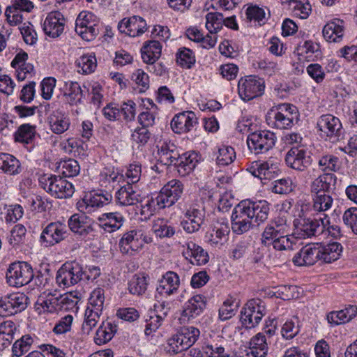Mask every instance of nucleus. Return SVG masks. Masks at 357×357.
Returning <instances> with one entry per match:
<instances>
[{
	"label": "nucleus",
	"instance_id": "1",
	"mask_svg": "<svg viewBox=\"0 0 357 357\" xmlns=\"http://www.w3.org/2000/svg\"><path fill=\"white\" fill-rule=\"evenodd\" d=\"M269 204L265 200L258 202L242 201L233 209L231 229L236 234L249 231L256 223L264 222L269 213Z\"/></svg>",
	"mask_w": 357,
	"mask_h": 357
},
{
	"label": "nucleus",
	"instance_id": "2",
	"mask_svg": "<svg viewBox=\"0 0 357 357\" xmlns=\"http://www.w3.org/2000/svg\"><path fill=\"white\" fill-rule=\"evenodd\" d=\"M290 227L284 218H276L264 228L261 237V243L272 246L276 250L293 249L296 238L289 235Z\"/></svg>",
	"mask_w": 357,
	"mask_h": 357
},
{
	"label": "nucleus",
	"instance_id": "3",
	"mask_svg": "<svg viewBox=\"0 0 357 357\" xmlns=\"http://www.w3.org/2000/svg\"><path fill=\"white\" fill-rule=\"evenodd\" d=\"M299 113L296 106L282 103L272 107L266 116L267 124L273 128L289 129L298 121Z\"/></svg>",
	"mask_w": 357,
	"mask_h": 357
},
{
	"label": "nucleus",
	"instance_id": "4",
	"mask_svg": "<svg viewBox=\"0 0 357 357\" xmlns=\"http://www.w3.org/2000/svg\"><path fill=\"white\" fill-rule=\"evenodd\" d=\"M307 209V205H302L298 215V218L294 221L298 234L303 238L315 236L323 233L326 226L330 224L329 218L326 215L324 218H320L319 220L305 218L304 211Z\"/></svg>",
	"mask_w": 357,
	"mask_h": 357
},
{
	"label": "nucleus",
	"instance_id": "5",
	"mask_svg": "<svg viewBox=\"0 0 357 357\" xmlns=\"http://www.w3.org/2000/svg\"><path fill=\"white\" fill-rule=\"evenodd\" d=\"M40 186L48 193L59 199L70 197L75 189L65 178L55 175H43L39 179Z\"/></svg>",
	"mask_w": 357,
	"mask_h": 357
},
{
	"label": "nucleus",
	"instance_id": "6",
	"mask_svg": "<svg viewBox=\"0 0 357 357\" xmlns=\"http://www.w3.org/2000/svg\"><path fill=\"white\" fill-rule=\"evenodd\" d=\"M7 283L13 287H20L29 284L33 278L31 266L24 261L11 263L6 273Z\"/></svg>",
	"mask_w": 357,
	"mask_h": 357
},
{
	"label": "nucleus",
	"instance_id": "7",
	"mask_svg": "<svg viewBox=\"0 0 357 357\" xmlns=\"http://www.w3.org/2000/svg\"><path fill=\"white\" fill-rule=\"evenodd\" d=\"M75 31L83 40L91 41L99 33V20L93 13L82 11L76 19Z\"/></svg>",
	"mask_w": 357,
	"mask_h": 357
},
{
	"label": "nucleus",
	"instance_id": "8",
	"mask_svg": "<svg viewBox=\"0 0 357 357\" xmlns=\"http://www.w3.org/2000/svg\"><path fill=\"white\" fill-rule=\"evenodd\" d=\"M85 271L83 267L76 261L66 262L58 270L56 277L59 287H69L83 280Z\"/></svg>",
	"mask_w": 357,
	"mask_h": 357
},
{
	"label": "nucleus",
	"instance_id": "9",
	"mask_svg": "<svg viewBox=\"0 0 357 357\" xmlns=\"http://www.w3.org/2000/svg\"><path fill=\"white\" fill-rule=\"evenodd\" d=\"M317 128L320 136L326 140L337 142L343 135V128L340 120L330 114L321 115L317 120Z\"/></svg>",
	"mask_w": 357,
	"mask_h": 357
},
{
	"label": "nucleus",
	"instance_id": "10",
	"mask_svg": "<svg viewBox=\"0 0 357 357\" xmlns=\"http://www.w3.org/2000/svg\"><path fill=\"white\" fill-rule=\"evenodd\" d=\"M266 314L264 303L260 299L248 301L241 312V321L248 328L255 327Z\"/></svg>",
	"mask_w": 357,
	"mask_h": 357
},
{
	"label": "nucleus",
	"instance_id": "11",
	"mask_svg": "<svg viewBox=\"0 0 357 357\" xmlns=\"http://www.w3.org/2000/svg\"><path fill=\"white\" fill-rule=\"evenodd\" d=\"M275 142V134L269 130H259L252 132L247 138L248 149L256 155L265 153L272 149Z\"/></svg>",
	"mask_w": 357,
	"mask_h": 357
},
{
	"label": "nucleus",
	"instance_id": "12",
	"mask_svg": "<svg viewBox=\"0 0 357 357\" xmlns=\"http://www.w3.org/2000/svg\"><path fill=\"white\" fill-rule=\"evenodd\" d=\"M152 238L145 234L142 229H134L124 234L119 241L120 250L123 254L132 255L149 243Z\"/></svg>",
	"mask_w": 357,
	"mask_h": 357
},
{
	"label": "nucleus",
	"instance_id": "13",
	"mask_svg": "<svg viewBox=\"0 0 357 357\" xmlns=\"http://www.w3.org/2000/svg\"><path fill=\"white\" fill-rule=\"evenodd\" d=\"M183 184L177 179H172L165 184L156 196L160 208H165L173 206L181 197Z\"/></svg>",
	"mask_w": 357,
	"mask_h": 357
},
{
	"label": "nucleus",
	"instance_id": "14",
	"mask_svg": "<svg viewBox=\"0 0 357 357\" xmlns=\"http://www.w3.org/2000/svg\"><path fill=\"white\" fill-rule=\"evenodd\" d=\"M29 303V298L23 293H13L0 300V315L11 316L24 310Z\"/></svg>",
	"mask_w": 357,
	"mask_h": 357
},
{
	"label": "nucleus",
	"instance_id": "15",
	"mask_svg": "<svg viewBox=\"0 0 357 357\" xmlns=\"http://www.w3.org/2000/svg\"><path fill=\"white\" fill-rule=\"evenodd\" d=\"M279 165L280 162L277 158L270 157L264 162H253L248 170L254 176L261 180H271L280 172Z\"/></svg>",
	"mask_w": 357,
	"mask_h": 357
},
{
	"label": "nucleus",
	"instance_id": "16",
	"mask_svg": "<svg viewBox=\"0 0 357 357\" xmlns=\"http://www.w3.org/2000/svg\"><path fill=\"white\" fill-rule=\"evenodd\" d=\"M263 82L255 76H247L239 79L238 92L244 101L252 100L263 93Z\"/></svg>",
	"mask_w": 357,
	"mask_h": 357
},
{
	"label": "nucleus",
	"instance_id": "17",
	"mask_svg": "<svg viewBox=\"0 0 357 357\" xmlns=\"http://www.w3.org/2000/svg\"><path fill=\"white\" fill-rule=\"evenodd\" d=\"M68 236V229L65 223L61 221L48 224L40 234V241L46 246H52L60 243Z\"/></svg>",
	"mask_w": 357,
	"mask_h": 357
},
{
	"label": "nucleus",
	"instance_id": "18",
	"mask_svg": "<svg viewBox=\"0 0 357 357\" xmlns=\"http://www.w3.org/2000/svg\"><path fill=\"white\" fill-rule=\"evenodd\" d=\"M285 162L291 169L304 172L311 165L312 159L304 149L294 147L287 153Z\"/></svg>",
	"mask_w": 357,
	"mask_h": 357
},
{
	"label": "nucleus",
	"instance_id": "19",
	"mask_svg": "<svg viewBox=\"0 0 357 357\" xmlns=\"http://www.w3.org/2000/svg\"><path fill=\"white\" fill-rule=\"evenodd\" d=\"M182 255L192 264L197 266L204 265L209 260L208 252L192 241H187L182 245Z\"/></svg>",
	"mask_w": 357,
	"mask_h": 357
},
{
	"label": "nucleus",
	"instance_id": "20",
	"mask_svg": "<svg viewBox=\"0 0 357 357\" xmlns=\"http://www.w3.org/2000/svg\"><path fill=\"white\" fill-rule=\"evenodd\" d=\"M112 199V195L108 192L105 194L89 193L77 203V208L84 213H91L95 208L108 204Z\"/></svg>",
	"mask_w": 357,
	"mask_h": 357
},
{
	"label": "nucleus",
	"instance_id": "21",
	"mask_svg": "<svg viewBox=\"0 0 357 357\" xmlns=\"http://www.w3.org/2000/svg\"><path fill=\"white\" fill-rule=\"evenodd\" d=\"M118 29L130 37H137L147 30L146 21L139 16L134 15L123 19L118 24Z\"/></svg>",
	"mask_w": 357,
	"mask_h": 357
},
{
	"label": "nucleus",
	"instance_id": "22",
	"mask_svg": "<svg viewBox=\"0 0 357 357\" xmlns=\"http://www.w3.org/2000/svg\"><path fill=\"white\" fill-rule=\"evenodd\" d=\"M197 123V118L192 111H185L176 114L171 121V127L175 133H186L192 130Z\"/></svg>",
	"mask_w": 357,
	"mask_h": 357
},
{
	"label": "nucleus",
	"instance_id": "23",
	"mask_svg": "<svg viewBox=\"0 0 357 357\" xmlns=\"http://www.w3.org/2000/svg\"><path fill=\"white\" fill-rule=\"evenodd\" d=\"M319 243L308 244L295 255L293 262L296 266H311L320 261Z\"/></svg>",
	"mask_w": 357,
	"mask_h": 357
},
{
	"label": "nucleus",
	"instance_id": "24",
	"mask_svg": "<svg viewBox=\"0 0 357 357\" xmlns=\"http://www.w3.org/2000/svg\"><path fill=\"white\" fill-rule=\"evenodd\" d=\"M65 18L60 12H52L48 14L43 23L45 34L53 38H57L63 32Z\"/></svg>",
	"mask_w": 357,
	"mask_h": 357
},
{
	"label": "nucleus",
	"instance_id": "25",
	"mask_svg": "<svg viewBox=\"0 0 357 357\" xmlns=\"http://www.w3.org/2000/svg\"><path fill=\"white\" fill-rule=\"evenodd\" d=\"M229 232L227 224L218 223L207 232L206 242L213 248H220L227 243Z\"/></svg>",
	"mask_w": 357,
	"mask_h": 357
},
{
	"label": "nucleus",
	"instance_id": "26",
	"mask_svg": "<svg viewBox=\"0 0 357 357\" xmlns=\"http://www.w3.org/2000/svg\"><path fill=\"white\" fill-rule=\"evenodd\" d=\"M49 129L56 135H61L70 126V120L68 114L60 109L52 112L47 118Z\"/></svg>",
	"mask_w": 357,
	"mask_h": 357
},
{
	"label": "nucleus",
	"instance_id": "27",
	"mask_svg": "<svg viewBox=\"0 0 357 357\" xmlns=\"http://www.w3.org/2000/svg\"><path fill=\"white\" fill-rule=\"evenodd\" d=\"M344 31V22L340 19L334 18L324 25L322 34L328 43H340L342 40Z\"/></svg>",
	"mask_w": 357,
	"mask_h": 357
},
{
	"label": "nucleus",
	"instance_id": "28",
	"mask_svg": "<svg viewBox=\"0 0 357 357\" xmlns=\"http://www.w3.org/2000/svg\"><path fill=\"white\" fill-rule=\"evenodd\" d=\"M179 286V276L173 271H168L160 280L156 290L161 296H169L177 292Z\"/></svg>",
	"mask_w": 357,
	"mask_h": 357
},
{
	"label": "nucleus",
	"instance_id": "29",
	"mask_svg": "<svg viewBox=\"0 0 357 357\" xmlns=\"http://www.w3.org/2000/svg\"><path fill=\"white\" fill-rule=\"evenodd\" d=\"M205 307V298L200 294L195 295L185 303L182 317L187 320L194 319L202 313Z\"/></svg>",
	"mask_w": 357,
	"mask_h": 357
},
{
	"label": "nucleus",
	"instance_id": "30",
	"mask_svg": "<svg viewBox=\"0 0 357 357\" xmlns=\"http://www.w3.org/2000/svg\"><path fill=\"white\" fill-rule=\"evenodd\" d=\"M159 160L165 165H177L179 160V153L176 146L171 142H163L158 145Z\"/></svg>",
	"mask_w": 357,
	"mask_h": 357
},
{
	"label": "nucleus",
	"instance_id": "31",
	"mask_svg": "<svg viewBox=\"0 0 357 357\" xmlns=\"http://www.w3.org/2000/svg\"><path fill=\"white\" fill-rule=\"evenodd\" d=\"M123 174L113 168H104L99 175L98 182L101 187L111 191L123 183Z\"/></svg>",
	"mask_w": 357,
	"mask_h": 357
},
{
	"label": "nucleus",
	"instance_id": "32",
	"mask_svg": "<svg viewBox=\"0 0 357 357\" xmlns=\"http://www.w3.org/2000/svg\"><path fill=\"white\" fill-rule=\"evenodd\" d=\"M124 220V217L119 212L105 213L98 218L100 227L109 233L119 229Z\"/></svg>",
	"mask_w": 357,
	"mask_h": 357
},
{
	"label": "nucleus",
	"instance_id": "33",
	"mask_svg": "<svg viewBox=\"0 0 357 357\" xmlns=\"http://www.w3.org/2000/svg\"><path fill=\"white\" fill-rule=\"evenodd\" d=\"M336 176L333 174H324L315 178L310 185V192L312 195H318L329 192L336 183Z\"/></svg>",
	"mask_w": 357,
	"mask_h": 357
},
{
	"label": "nucleus",
	"instance_id": "34",
	"mask_svg": "<svg viewBox=\"0 0 357 357\" xmlns=\"http://www.w3.org/2000/svg\"><path fill=\"white\" fill-rule=\"evenodd\" d=\"M319 249L320 261L329 264L340 257L343 248L340 243L331 242L327 244L319 243Z\"/></svg>",
	"mask_w": 357,
	"mask_h": 357
},
{
	"label": "nucleus",
	"instance_id": "35",
	"mask_svg": "<svg viewBox=\"0 0 357 357\" xmlns=\"http://www.w3.org/2000/svg\"><path fill=\"white\" fill-rule=\"evenodd\" d=\"M162 45L158 40H149L144 43L141 49L143 61L147 64H153L161 56Z\"/></svg>",
	"mask_w": 357,
	"mask_h": 357
},
{
	"label": "nucleus",
	"instance_id": "36",
	"mask_svg": "<svg viewBox=\"0 0 357 357\" xmlns=\"http://www.w3.org/2000/svg\"><path fill=\"white\" fill-rule=\"evenodd\" d=\"M116 199L121 206L135 205L139 201V195L130 184L123 185L116 192Z\"/></svg>",
	"mask_w": 357,
	"mask_h": 357
},
{
	"label": "nucleus",
	"instance_id": "37",
	"mask_svg": "<svg viewBox=\"0 0 357 357\" xmlns=\"http://www.w3.org/2000/svg\"><path fill=\"white\" fill-rule=\"evenodd\" d=\"M117 331L116 325L110 321L102 322L96 331L95 342L102 345L109 342Z\"/></svg>",
	"mask_w": 357,
	"mask_h": 357
},
{
	"label": "nucleus",
	"instance_id": "38",
	"mask_svg": "<svg viewBox=\"0 0 357 357\" xmlns=\"http://www.w3.org/2000/svg\"><path fill=\"white\" fill-rule=\"evenodd\" d=\"M199 161V155L195 152H186L179 155V160L176 165L178 166L179 173L187 174L191 172L196 167Z\"/></svg>",
	"mask_w": 357,
	"mask_h": 357
},
{
	"label": "nucleus",
	"instance_id": "39",
	"mask_svg": "<svg viewBox=\"0 0 357 357\" xmlns=\"http://www.w3.org/2000/svg\"><path fill=\"white\" fill-rule=\"evenodd\" d=\"M0 169L9 175H15L21 172L20 161L8 153H0Z\"/></svg>",
	"mask_w": 357,
	"mask_h": 357
},
{
	"label": "nucleus",
	"instance_id": "40",
	"mask_svg": "<svg viewBox=\"0 0 357 357\" xmlns=\"http://www.w3.org/2000/svg\"><path fill=\"white\" fill-rule=\"evenodd\" d=\"M268 349L266 336L262 333H257L250 341V354L254 357H265Z\"/></svg>",
	"mask_w": 357,
	"mask_h": 357
},
{
	"label": "nucleus",
	"instance_id": "41",
	"mask_svg": "<svg viewBox=\"0 0 357 357\" xmlns=\"http://www.w3.org/2000/svg\"><path fill=\"white\" fill-rule=\"evenodd\" d=\"M246 17L250 22L255 25L262 26L266 24L270 13H266L265 9L256 5H250L246 9Z\"/></svg>",
	"mask_w": 357,
	"mask_h": 357
},
{
	"label": "nucleus",
	"instance_id": "42",
	"mask_svg": "<svg viewBox=\"0 0 357 357\" xmlns=\"http://www.w3.org/2000/svg\"><path fill=\"white\" fill-rule=\"evenodd\" d=\"M190 347L185 341L179 331L167 340L165 351L170 354H177L189 349Z\"/></svg>",
	"mask_w": 357,
	"mask_h": 357
},
{
	"label": "nucleus",
	"instance_id": "43",
	"mask_svg": "<svg viewBox=\"0 0 357 357\" xmlns=\"http://www.w3.org/2000/svg\"><path fill=\"white\" fill-rule=\"evenodd\" d=\"M190 347L185 341L179 331L167 340L165 351L170 354H177L189 349Z\"/></svg>",
	"mask_w": 357,
	"mask_h": 357
},
{
	"label": "nucleus",
	"instance_id": "44",
	"mask_svg": "<svg viewBox=\"0 0 357 357\" xmlns=\"http://www.w3.org/2000/svg\"><path fill=\"white\" fill-rule=\"evenodd\" d=\"M102 312L86 307L82 331L84 334H89L100 321Z\"/></svg>",
	"mask_w": 357,
	"mask_h": 357
},
{
	"label": "nucleus",
	"instance_id": "45",
	"mask_svg": "<svg viewBox=\"0 0 357 357\" xmlns=\"http://www.w3.org/2000/svg\"><path fill=\"white\" fill-rule=\"evenodd\" d=\"M149 278L144 275H135L128 284V290L134 295H142L147 289Z\"/></svg>",
	"mask_w": 357,
	"mask_h": 357
},
{
	"label": "nucleus",
	"instance_id": "46",
	"mask_svg": "<svg viewBox=\"0 0 357 357\" xmlns=\"http://www.w3.org/2000/svg\"><path fill=\"white\" fill-rule=\"evenodd\" d=\"M96 58L93 54H84L76 61L77 72L82 74H90L93 73L96 66Z\"/></svg>",
	"mask_w": 357,
	"mask_h": 357
},
{
	"label": "nucleus",
	"instance_id": "47",
	"mask_svg": "<svg viewBox=\"0 0 357 357\" xmlns=\"http://www.w3.org/2000/svg\"><path fill=\"white\" fill-rule=\"evenodd\" d=\"M15 329V324L12 321H5L0 324V342L3 341L0 349H3L10 344Z\"/></svg>",
	"mask_w": 357,
	"mask_h": 357
},
{
	"label": "nucleus",
	"instance_id": "48",
	"mask_svg": "<svg viewBox=\"0 0 357 357\" xmlns=\"http://www.w3.org/2000/svg\"><path fill=\"white\" fill-rule=\"evenodd\" d=\"M293 14L301 19H307L312 12V6L308 0H290Z\"/></svg>",
	"mask_w": 357,
	"mask_h": 357
},
{
	"label": "nucleus",
	"instance_id": "49",
	"mask_svg": "<svg viewBox=\"0 0 357 357\" xmlns=\"http://www.w3.org/2000/svg\"><path fill=\"white\" fill-rule=\"evenodd\" d=\"M205 26L210 34H215L223 26V15L220 13H208L205 16Z\"/></svg>",
	"mask_w": 357,
	"mask_h": 357
},
{
	"label": "nucleus",
	"instance_id": "50",
	"mask_svg": "<svg viewBox=\"0 0 357 357\" xmlns=\"http://www.w3.org/2000/svg\"><path fill=\"white\" fill-rule=\"evenodd\" d=\"M312 209L315 212L321 213L328 211L333 205V199L328 193L312 195Z\"/></svg>",
	"mask_w": 357,
	"mask_h": 357
},
{
	"label": "nucleus",
	"instance_id": "51",
	"mask_svg": "<svg viewBox=\"0 0 357 357\" xmlns=\"http://www.w3.org/2000/svg\"><path fill=\"white\" fill-rule=\"evenodd\" d=\"M105 301V290L97 287L90 294L86 307L102 312Z\"/></svg>",
	"mask_w": 357,
	"mask_h": 357
},
{
	"label": "nucleus",
	"instance_id": "52",
	"mask_svg": "<svg viewBox=\"0 0 357 357\" xmlns=\"http://www.w3.org/2000/svg\"><path fill=\"white\" fill-rule=\"evenodd\" d=\"M36 134V126L30 124L20 126L15 133L16 142L29 144L32 142Z\"/></svg>",
	"mask_w": 357,
	"mask_h": 357
},
{
	"label": "nucleus",
	"instance_id": "53",
	"mask_svg": "<svg viewBox=\"0 0 357 357\" xmlns=\"http://www.w3.org/2000/svg\"><path fill=\"white\" fill-rule=\"evenodd\" d=\"M64 96L70 105L79 103L83 97L79 84L76 82H70L64 93Z\"/></svg>",
	"mask_w": 357,
	"mask_h": 357
},
{
	"label": "nucleus",
	"instance_id": "54",
	"mask_svg": "<svg viewBox=\"0 0 357 357\" xmlns=\"http://www.w3.org/2000/svg\"><path fill=\"white\" fill-rule=\"evenodd\" d=\"M152 229L157 236L160 238L171 237L175 234V229L168 225L167 221L162 218L154 220Z\"/></svg>",
	"mask_w": 357,
	"mask_h": 357
},
{
	"label": "nucleus",
	"instance_id": "55",
	"mask_svg": "<svg viewBox=\"0 0 357 357\" xmlns=\"http://www.w3.org/2000/svg\"><path fill=\"white\" fill-rule=\"evenodd\" d=\"M235 158L236 152L231 146L223 145L219 148L216 158V161L218 165H228L233 162Z\"/></svg>",
	"mask_w": 357,
	"mask_h": 357
},
{
	"label": "nucleus",
	"instance_id": "56",
	"mask_svg": "<svg viewBox=\"0 0 357 357\" xmlns=\"http://www.w3.org/2000/svg\"><path fill=\"white\" fill-rule=\"evenodd\" d=\"M203 352L208 357H229V354L225 351V343L213 342L203 347Z\"/></svg>",
	"mask_w": 357,
	"mask_h": 357
},
{
	"label": "nucleus",
	"instance_id": "57",
	"mask_svg": "<svg viewBox=\"0 0 357 357\" xmlns=\"http://www.w3.org/2000/svg\"><path fill=\"white\" fill-rule=\"evenodd\" d=\"M33 342V340L30 335L22 336L13 344L12 348L13 355L16 357L23 356L24 353L30 350Z\"/></svg>",
	"mask_w": 357,
	"mask_h": 357
},
{
	"label": "nucleus",
	"instance_id": "58",
	"mask_svg": "<svg viewBox=\"0 0 357 357\" xmlns=\"http://www.w3.org/2000/svg\"><path fill=\"white\" fill-rule=\"evenodd\" d=\"M60 294H49L45 300L41 303L44 312L54 313L61 311Z\"/></svg>",
	"mask_w": 357,
	"mask_h": 357
},
{
	"label": "nucleus",
	"instance_id": "59",
	"mask_svg": "<svg viewBox=\"0 0 357 357\" xmlns=\"http://www.w3.org/2000/svg\"><path fill=\"white\" fill-rule=\"evenodd\" d=\"M26 229L21 224H17L10 231L8 236V242L13 248H16L23 243L26 237Z\"/></svg>",
	"mask_w": 357,
	"mask_h": 357
},
{
	"label": "nucleus",
	"instance_id": "60",
	"mask_svg": "<svg viewBox=\"0 0 357 357\" xmlns=\"http://www.w3.org/2000/svg\"><path fill=\"white\" fill-rule=\"evenodd\" d=\"M176 62L183 68H190L195 62V54L190 49L181 48L176 53Z\"/></svg>",
	"mask_w": 357,
	"mask_h": 357
},
{
	"label": "nucleus",
	"instance_id": "61",
	"mask_svg": "<svg viewBox=\"0 0 357 357\" xmlns=\"http://www.w3.org/2000/svg\"><path fill=\"white\" fill-rule=\"evenodd\" d=\"M86 216L84 215L74 214L68 220V224L70 229L81 235L86 233Z\"/></svg>",
	"mask_w": 357,
	"mask_h": 357
},
{
	"label": "nucleus",
	"instance_id": "62",
	"mask_svg": "<svg viewBox=\"0 0 357 357\" xmlns=\"http://www.w3.org/2000/svg\"><path fill=\"white\" fill-rule=\"evenodd\" d=\"M59 168L64 177L75 176L80 171V167L78 162L73 159H69L61 162Z\"/></svg>",
	"mask_w": 357,
	"mask_h": 357
},
{
	"label": "nucleus",
	"instance_id": "63",
	"mask_svg": "<svg viewBox=\"0 0 357 357\" xmlns=\"http://www.w3.org/2000/svg\"><path fill=\"white\" fill-rule=\"evenodd\" d=\"M338 158L333 155L322 156L318 162L319 167L323 172H335L339 169Z\"/></svg>",
	"mask_w": 357,
	"mask_h": 357
},
{
	"label": "nucleus",
	"instance_id": "64",
	"mask_svg": "<svg viewBox=\"0 0 357 357\" xmlns=\"http://www.w3.org/2000/svg\"><path fill=\"white\" fill-rule=\"evenodd\" d=\"M342 220L353 233L357 234V207L347 209L343 213Z\"/></svg>",
	"mask_w": 357,
	"mask_h": 357
}]
</instances>
